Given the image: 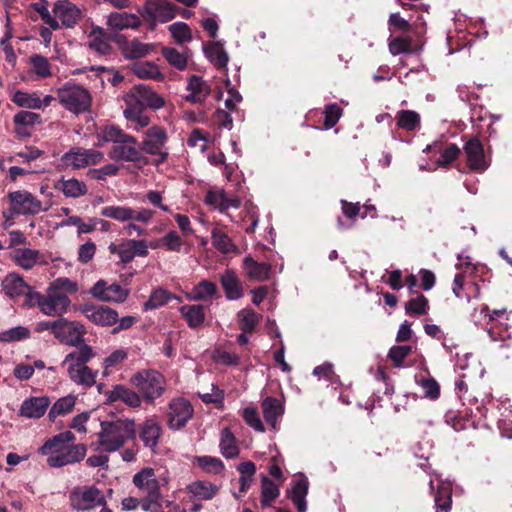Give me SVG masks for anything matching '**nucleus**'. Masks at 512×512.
<instances>
[{
  "mask_svg": "<svg viewBox=\"0 0 512 512\" xmlns=\"http://www.w3.org/2000/svg\"><path fill=\"white\" fill-rule=\"evenodd\" d=\"M78 290V283L70 278H56L49 283L45 294L36 291L28 294V307L37 306L49 317H62L71 305L68 295L75 294Z\"/></svg>",
  "mask_w": 512,
  "mask_h": 512,
  "instance_id": "1",
  "label": "nucleus"
},
{
  "mask_svg": "<svg viewBox=\"0 0 512 512\" xmlns=\"http://www.w3.org/2000/svg\"><path fill=\"white\" fill-rule=\"evenodd\" d=\"M75 435L71 431L61 432L45 441L39 453L47 456V464L53 468L82 461L87 453L86 445L75 444Z\"/></svg>",
  "mask_w": 512,
  "mask_h": 512,
  "instance_id": "2",
  "label": "nucleus"
},
{
  "mask_svg": "<svg viewBox=\"0 0 512 512\" xmlns=\"http://www.w3.org/2000/svg\"><path fill=\"white\" fill-rule=\"evenodd\" d=\"M103 217L113 219L120 223H126L123 230L128 236H146V225H149L154 217V211L148 208H133L130 206L109 205L101 209Z\"/></svg>",
  "mask_w": 512,
  "mask_h": 512,
  "instance_id": "3",
  "label": "nucleus"
},
{
  "mask_svg": "<svg viewBox=\"0 0 512 512\" xmlns=\"http://www.w3.org/2000/svg\"><path fill=\"white\" fill-rule=\"evenodd\" d=\"M136 426L131 419H117L101 422L98 433V446L103 452L112 453L122 448L135 437Z\"/></svg>",
  "mask_w": 512,
  "mask_h": 512,
  "instance_id": "4",
  "label": "nucleus"
},
{
  "mask_svg": "<svg viewBox=\"0 0 512 512\" xmlns=\"http://www.w3.org/2000/svg\"><path fill=\"white\" fill-rule=\"evenodd\" d=\"M102 138L105 142L113 143L109 157L116 161L140 162L143 159L141 149L137 147L135 137L126 134L116 126L103 129Z\"/></svg>",
  "mask_w": 512,
  "mask_h": 512,
  "instance_id": "5",
  "label": "nucleus"
},
{
  "mask_svg": "<svg viewBox=\"0 0 512 512\" xmlns=\"http://www.w3.org/2000/svg\"><path fill=\"white\" fill-rule=\"evenodd\" d=\"M94 357L92 348L87 345H81L77 351L69 353L63 362L67 364V372L70 380L85 388H90L96 383L98 371L90 369L86 364Z\"/></svg>",
  "mask_w": 512,
  "mask_h": 512,
  "instance_id": "6",
  "label": "nucleus"
},
{
  "mask_svg": "<svg viewBox=\"0 0 512 512\" xmlns=\"http://www.w3.org/2000/svg\"><path fill=\"white\" fill-rule=\"evenodd\" d=\"M130 383L139 391L148 402L160 398L166 390V379L158 371L144 369L136 372L130 378Z\"/></svg>",
  "mask_w": 512,
  "mask_h": 512,
  "instance_id": "7",
  "label": "nucleus"
},
{
  "mask_svg": "<svg viewBox=\"0 0 512 512\" xmlns=\"http://www.w3.org/2000/svg\"><path fill=\"white\" fill-rule=\"evenodd\" d=\"M57 98L65 109L74 114L89 111L92 104L90 92L77 84H66L59 88Z\"/></svg>",
  "mask_w": 512,
  "mask_h": 512,
  "instance_id": "8",
  "label": "nucleus"
},
{
  "mask_svg": "<svg viewBox=\"0 0 512 512\" xmlns=\"http://www.w3.org/2000/svg\"><path fill=\"white\" fill-rule=\"evenodd\" d=\"M167 141L166 129L159 125H152L144 131L140 149L147 154L157 156L158 162H164L168 157Z\"/></svg>",
  "mask_w": 512,
  "mask_h": 512,
  "instance_id": "9",
  "label": "nucleus"
},
{
  "mask_svg": "<svg viewBox=\"0 0 512 512\" xmlns=\"http://www.w3.org/2000/svg\"><path fill=\"white\" fill-rule=\"evenodd\" d=\"M85 332V327L80 322L68 321L66 318L60 317L54 325L53 336L62 343L79 348L85 344L83 339Z\"/></svg>",
  "mask_w": 512,
  "mask_h": 512,
  "instance_id": "10",
  "label": "nucleus"
},
{
  "mask_svg": "<svg viewBox=\"0 0 512 512\" xmlns=\"http://www.w3.org/2000/svg\"><path fill=\"white\" fill-rule=\"evenodd\" d=\"M126 105H137L144 109L149 107L154 110L161 109L165 105V100L162 96L145 85L134 86L125 97Z\"/></svg>",
  "mask_w": 512,
  "mask_h": 512,
  "instance_id": "11",
  "label": "nucleus"
},
{
  "mask_svg": "<svg viewBox=\"0 0 512 512\" xmlns=\"http://www.w3.org/2000/svg\"><path fill=\"white\" fill-rule=\"evenodd\" d=\"M104 158L103 152L95 149L77 147L69 150L62 156L65 165L74 169H81L87 166L96 165Z\"/></svg>",
  "mask_w": 512,
  "mask_h": 512,
  "instance_id": "12",
  "label": "nucleus"
},
{
  "mask_svg": "<svg viewBox=\"0 0 512 512\" xmlns=\"http://www.w3.org/2000/svg\"><path fill=\"white\" fill-rule=\"evenodd\" d=\"M193 406L182 397L172 399L167 412V424L171 429L178 430L184 427L193 416Z\"/></svg>",
  "mask_w": 512,
  "mask_h": 512,
  "instance_id": "13",
  "label": "nucleus"
},
{
  "mask_svg": "<svg viewBox=\"0 0 512 512\" xmlns=\"http://www.w3.org/2000/svg\"><path fill=\"white\" fill-rule=\"evenodd\" d=\"M12 214L35 215L43 210L42 202L28 191H15L8 195Z\"/></svg>",
  "mask_w": 512,
  "mask_h": 512,
  "instance_id": "14",
  "label": "nucleus"
},
{
  "mask_svg": "<svg viewBox=\"0 0 512 512\" xmlns=\"http://www.w3.org/2000/svg\"><path fill=\"white\" fill-rule=\"evenodd\" d=\"M78 310L95 325L112 326L118 321L117 311L108 306L85 303Z\"/></svg>",
  "mask_w": 512,
  "mask_h": 512,
  "instance_id": "15",
  "label": "nucleus"
},
{
  "mask_svg": "<svg viewBox=\"0 0 512 512\" xmlns=\"http://www.w3.org/2000/svg\"><path fill=\"white\" fill-rule=\"evenodd\" d=\"M129 289L120 286L117 283L108 285L105 280L97 281L90 289V294L104 302L123 303L129 296Z\"/></svg>",
  "mask_w": 512,
  "mask_h": 512,
  "instance_id": "16",
  "label": "nucleus"
},
{
  "mask_svg": "<svg viewBox=\"0 0 512 512\" xmlns=\"http://www.w3.org/2000/svg\"><path fill=\"white\" fill-rule=\"evenodd\" d=\"M71 506L76 510H90L105 504L101 491L95 487L74 489L70 494Z\"/></svg>",
  "mask_w": 512,
  "mask_h": 512,
  "instance_id": "17",
  "label": "nucleus"
},
{
  "mask_svg": "<svg viewBox=\"0 0 512 512\" xmlns=\"http://www.w3.org/2000/svg\"><path fill=\"white\" fill-rule=\"evenodd\" d=\"M176 6L168 0H147L142 16L151 21L168 22L176 16Z\"/></svg>",
  "mask_w": 512,
  "mask_h": 512,
  "instance_id": "18",
  "label": "nucleus"
},
{
  "mask_svg": "<svg viewBox=\"0 0 512 512\" xmlns=\"http://www.w3.org/2000/svg\"><path fill=\"white\" fill-rule=\"evenodd\" d=\"M132 483L146 494H160L161 485H166L168 478L158 479L153 468L144 467L133 475Z\"/></svg>",
  "mask_w": 512,
  "mask_h": 512,
  "instance_id": "19",
  "label": "nucleus"
},
{
  "mask_svg": "<svg viewBox=\"0 0 512 512\" xmlns=\"http://www.w3.org/2000/svg\"><path fill=\"white\" fill-rule=\"evenodd\" d=\"M1 286L5 295L11 299L25 295V305L28 306V294L34 291L19 274L10 273L6 275Z\"/></svg>",
  "mask_w": 512,
  "mask_h": 512,
  "instance_id": "20",
  "label": "nucleus"
},
{
  "mask_svg": "<svg viewBox=\"0 0 512 512\" xmlns=\"http://www.w3.org/2000/svg\"><path fill=\"white\" fill-rule=\"evenodd\" d=\"M53 13L55 19H59L66 28L74 27L81 18V11L69 0H58L54 4Z\"/></svg>",
  "mask_w": 512,
  "mask_h": 512,
  "instance_id": "21",
  "label": "nucleus"
},
{
  "mask_svg": "<svg viewBox=\"0 0 512 512\" xmlns=\"http://www.w3.org/2000/svg\"><path fill=\"white\" fill-rule=\"evenodd\" d=\"M12 260L22 269L31 270L37 265H46L43 254L39 250L31 248H16L12 252Z\"/></svg>",
  "mask_w": 512,
  "mask_h": 512,
  "instance_id": "22",
  "label": "nucleus"
},
{
  "mask_svg": "<svg viewBox=\"0 0 512 512\" xmlns=\"http://www.w3.org/2000/svg\"><path fill=\"white\" fill-rule=\"evenodd\" d=\"M464 152L467 157L468 166L472 170L482 172L487 168L483 145L477 138H472L466 142Z\"/></svg>",
  "mask_w": 512,
  "mask_h": 512,
  "instance_id": "23",
  "label": "nucleus"
},
{
  "mask_svg": "<svg viewBox=\"0 0 512 512\" xmlns=\"http://www.w3.org/2000/svg\"><path fill=\"white\" fill-rule=\"evenodd\" d=\"M105 394L108 403L121 401L129 407L137 408L140 407L142 402L141 396L137 392L122 384L113 386V388Z\"/></svg>",
  "mask_w": 512,
  "mask_h": 512,
  "instance_id": "24",
  "label": "nucleus"
},
{
  "mask_svg": "<svg viewBox=\"0 0 512 512\" xmlns=\"http://www.w3.org/2000/svg\"><path fill=\"white\" fill-rule=\"evenodd\" d=\"M49 405L50 400L46 396L27 398L20 406L19 415L29 419H39L46 413Z\"/></svg>",
  "mask_w": 512,
  "mask_h": 512,
  "instance_id": "25",
  "label": "nucleus"
},
{
  "mask_svg": "<svg viewBox=\"0 0 512 512\" xmlns=\"http://www.w3.org/2000/svg\"><path fill=\"white\" fill-rule=\"evenodd\" d=\"M149 254L148 242L145 239H125L122 241L121 262L129 263L136 256L146 257Z\"/></svg>",
  "mask_w": 512,
  "mask_h": 512,
  "instance_id": "26",
  "label": "nucleus"
},
{
  "mask_svg": "<svg viewBox=\"0 0 512 512\" xmlns=\"http://www.w3.org/2000/svg\"><path fill=\"white\" fill-rule=\"evenodd\" d=\"M186 100L190 103H203L209 96L211 89L205 80L201 77L193 75L189 78Z\"/></svg>",
  "mask_w": 512,
  "mask_h": 512,
  "instance_id": "27",
  "label": "nucleus"
},
{
  "mask_svg": "<svg viewBox=\"0 0 512 512\" xmlns=\"http://www.w3.org/2000/svg\"><path fill=\"white\" fill-rule=\"evenodd\" d=\"M140 24V18L133 13L113 12L107 17V26L114 30L137 29Z\"/></svg>",
  "mask_w": 512,
  "mask_h": 512,
  "instance_id": "28",
  "label": "nucleus"
},
{
  "mask_svg": "<svg viewBox=\"0 0 512 512\" xmlns=\"http://www.w3.org/2000/svg\"><path fill=\"white\" fill-rule=\"evenodd\" d=\"M55 188L62 191V193L69 198H79L88 193L86 183L76 178L65 179L62 177L56 182Z\"/></svg>",
  "mask_w": 512,
  "mask_h": 512,
  "instance_id": "29",
  "label": "nucleus"
},
{
  "mask_svg": "<svg viewBox=\"0 0 512 512\" xmlns=\"http://www.w3.org/2000/svg\"><path fill=\"white\" fill-rule=\"evenodd\" d=\"M122 54L126 59L134 60L143 58L155 50V45L152 43H143L138 39L126 41L122 47Z\"/></svg>",
  "mask_w": 512,
  "mask_h": 512,
  "instance_id": "30",
  "label": "nucleus"
},
{
  "mask_svg": "<svg viewBox=\"0 0 512 512\" xmlns=\"http://www.w3.org/2000/svg\"><path fill=\"white\" fill-rule=\"evenodd\" d=\"M243 268L247 276L252 280L265 281L271 273V265L265 262H257L251 256L243 260Z\"/></svg>",
  "mask_w": 512,
  "mask_h": 512,
  "instance_id": "31",
  "label": "nucleus"
},
{
  "mask_svg": "<svg viewBox=\"0 0 512 512\" xmlns=\"http://www.w3.org/2000/svg\"><path fill=\"white\" fill-rule=\"evenodd\" d=\"M219 487L208 481H194L187 486V492L196 500H211L218 493Z\"/></svg>",
  "mask_w": 512,
  "mask_h": 512,
  "instance_id": "32",
  "label": "nucleus"
},
{
  "mask_svg": "<svg viewBox=\"0 0 512 512\" xmlns=\"http://www.w3.org/2000/svg\"><path fill=\"white\" fill-rule=\"evenodd\" d=\"M161 426L154 419L146 420L140 430V438L144 442L145 446L155 450L158 445V441L161 436Z\"/></svg>",
  "mask_w": 512,
  "mask_h": 512,
  "instance_id": "33",
  "label": "nucleus"
},
{
  "mask_svg": "<svg viewBox=\"0 0 512 512\" xmlns=\"http://www.w3.org/2000/svg\"><path fill=\"white\" fill-rule=\"evenodd\" d=\"M220 282L228 300H238L243 296L242 286L232 270H225Z\"/></svg>",
  "mask_w": 512,
  "mask_h": 512,
  "instance_id": "34",
  "label": "nucleus"
},
{
  "mask_svg": "<svg viewBox=\"0 0 512 512\" xmlns=\"http://www.w3.org/2000/svg\"><path fill=\"white\" fill-rule=\"evenodd\" d=\"M217 291V285L214 282L202 280L186 293V298L190 301H206L212 299Z\"/></svg>",
  "mask_w": 512,
  "mask_h": 512,
  "instance_id": "35",
  "label": "nucleus"
},
{
  "mask_svg": "<svg viewBox=\"0 0 512 512\" xmlns=\"http://www.w3.org/2000/svg\"><path fill=\"white\" fill-rule=\"evenodd\" d=\"M308 494V481L302 477L297 479L291 490L288 491L289 498L296 506L299 512H306V496Z\"/></svg>",
  "mask_w": 512,
  "mask_h": 512,
  "instance_id": "36",
  "label": "nucleus"
},
{
  "mask_svg": "<svg viewBox=\"0 0 512 512\" xmlns=\"http://www.w3.org/2000/svg\"><path fill=\"white\" fill-rule=\"evenodd\" d=\"M261 407L265 421L273 428H276L277 420L284 412L281 401L274 397H266L263 400Z\"/></svg>",
  "mask_w": 512,
  "mask_h": 512,
  "instance_id": "37",
  "label": "nucleus"
},
{
  "mask_svg": "<svg viewBox=\"0 0 512 512\" xmlns=\"http://www.w3.org/2000/svg\"><path fill=\"white\" fill-rule=\"evenodd\" d=\"M124 117L131 123L135 131L150 127V117L143 112V109L137 105H126L123 111Z\"/></svg>",
  "mask_w": 512,
  "mask_h": 512,
  "instance_id": "38",
  "label": "nucleus"
},
{
  "mask_svg": "<svg viewBox=\"0 0 512 512\" xmlns=\"http://www.w3.org/2000/svg\"><path fill=\"white\" fill-rule=\"evenodd\" d=\"M89 47L100 55H108L112 47L106 37L104 29L95 27L89 34Z\"/></svg>",
  "mask_w": 512,
  "mask_h": 512,
  "instance_id": "39",
  "label": "nucleus"
},
{
  "mask_svg": "<svg viewBox=\"0 0 512 512\" xmlns=\"http://www.w3.org/2000/svg\"><path fill=\"white\" fill-rule=\"evenodd\" d=\"M175 299L178 302H181V298L170 293L168 290L159 287L152 291V293L149 296V299L144 303L143 307L144 310H154L157 309L166 303H168L170 300Z\"/></svg>",
  "mask_w": 512,
  "mask_h": 512,
  "instance_id": "40",
  "label": "nucleus"
},
{
  "mask_svg": "<svg viewBox=\"0 0 512 512\" xmlns=\"http://www.w3.org/2000/svg\"><path fill=\"white\" fill-rule=\"evenodd\" d=\"M219 447L221 454L227 459H233L239 455L236 438L228 428L221 431Z\"/></svg>",
  "mask_w": 512,
  "mask_h": 512,
  "instance_id": "41",
  "label": "nucleus"
},
{
  "mask_svg": "<svg viewBox=\"0 0 512 512\" xmlns=\"http://www.w3.org/2000/svg\"><path fill=\"white\" fill-rule=\"evenodd\" d=\"M204 53L216 67L225 68L227 66L229 57L220 43L209 42L204 46Z\"/></svg>",
  "mask_w": 512,
  "mask_h": 512,
  "instance_id": "42",
  "label": "nucleus"
},
{
  "mask_svg": "<svg viewBox=\"0 0 512 512\" xmlns=\"http://www.w3.org/2000/svg\"><path fill=\"white\" fill-rule=\"evenodd\" d=\"M212 245L222 254H228L237 251V246L230 237L220 228H213L211 231Z\"/></svg>",
  "mask_w": 512,
  "mask_h": 512,
  "instance_id": "43",
  "label": "nucleus"
},
{
  "mask_svg": "<svg viewBox=\"0 0 512 512\" xmlns=\"http://www.w3.org/2000/svg\"><path fill=\"white\" fill-rule=\"evenodd\" d=\"M180 313L190 328L199 327L205 320L204 309L201 305H184L180 307Z\"/></svg>",
  "mask_w": 512,
  "mask_h": 512,
  "instance_id": "44",
  "label": "nucleus"
},
{
  "mask_svg": "<svg viewBox=\"0 0 512 512\" xmlns=\"http://www.w3.org/2000/svg\"><path fill=\"white\" fill-rule=\"evenodd\" d=\"M132 70L134 74L140 79L161 80L164 78L158 66L152 62L134 64Z\"/></svg>",
  "mask_w": 512,
  "mask_h": 512,
  "instance_id": "45",
  "label": "nucleus"
},
{
  "mask_svg": "<svg viewBox=\"0 0 512 512\" xmlns=\"http://www.w3.org/2000/svg\"><path fill=\"white\" fill-rule=\"evenodd\" d=\"M13 103L19 107L27 109H40L42 108V101L36 93H27L23 91H16L12 97Z\"/></svg>",
  "mask_w": 512,
  "mask_h": 512,
  "instance_id": "46",
  "label": "nucleus"
},
{
  "mask_svg": "<svg viewBox=\"0 0 512 512\" xmlns=\"http://www.w3.org/2000/svg\"><path fill=\"white\" fill-rule=\"evenodd\" d=\"M75 403L76 398L71 395L58 399L49 411V418L53 421L60 415L70 413L74 408Z\"/></svg>",
  "mask_w": 512,
  "mask_h": 512,
  "instance_id": "47",
  "label": "nucleus"
},
{
  "mask_svg": "<svg viewBox=\"0 0 512 512\" xmlns=\"http://www.w3.org/2000/svg\"><path fill=\"white\" fill-rule=\"evenodd\" d=\"M162 55L170 65L178 70H184L187 67V52L181 53L175 48L165 47L162 49Z\"/></svg>",
  "mask_w": 512,
  "mask_h": 512,
  "instance_id": "48",
  "label": "nucleus"
},
{
  "mask_svg": "<svg viewBox=\"0 0 512 512\" xmlns=\"http://www.w3.org/2000/svg\"><path fill=\"white\" fill-rule=\"evenodd\" d=\"M279 493L278 486L272 480L266 476L262 478L261 504L263 507H269Z\"/></svg>",
  "mask_w": 512,
  "mask_h": 512,
  "instance_id": "49",
  "label": "nucleus"
},
{
  "mask_svg": "<svg viewBox=\"0 0 512 512\" xmlns=\"http://www.w3.org/2000/svg\"><path fill=\"white\" fill-rule=\"evenodd\" d=\"M397 126L407 131L415 130L420 124V116L412 110H402L398 112Z\"/></svg>",
  "mask_w": 512,
  "mask_h": 512,
  "instance_id": "50",
  "label": "nucleus"
},
{
  "mask_svg": "<svg viewBox=\"0 0 512 512\" xmlns=\"http://www.w3.org/2000/svg\"><path fill=\"white\" fill-rule=\"evenodd\" d=\"M429 302L428 299L420 294L415 298L410 299L405 304V311L412 316H420L428 313Z\"/></svg>",
  "mask_w": 512,
  "mask_h": 512,
  "instance_id": "51",
  "label": "nucleus"
},
{
  "mask_svg": "<svg viewBox=\"0 0 512 512\" xmlns=\"http://www.w3.org/2000/svg\"><path fill=\"white\" fill-rule=\"evenodd\" d=\"M239 327L244 333H252L258 323V315L249 308L242 309L237 314Z\"/></svg>",
  "mask_w": 512,
  "mask_h": 512,
  "instance_id": "52",
  "label": "nucleus"
},
{
  "mask_svg": "<svg viewBox=\"0 0 512 512\" xmlns=\"http://www.w3.org/2000/svg\"><path fill=\"white\" fill-rule=\"evenodd\" d=\"M196 461L202 470L210 474H220L225 468L224 463L219 458L212 456H199L196 457Z\"/></svg>",
  "mask_w": 512,
  "mask_h": 512,
  "instance_id": "53",
  "label": "nucleus"
},
{
  "mask_svg": "<svg viewBox=\"0 0 512 512\" xmlns=\"http://www.w3.org/2000/svg\"><path fill=\"white\" fill-rule=\"evenodd\" d=\"M168 29L177 44H183L192 40L191 29L184 22L173 23Z\"/></svg>",
  "mask_w": 512,
  "mask_h": 512,
  "instance_id": "54",
  "label": "nucleus"
},
{
  "mask_svg": "<svg viewBox=\"0 0 512 512\" xmlns=\"http://www.w3.org/2000/svg\"><path fill=\"white\" fill-rule=\"evenodd\" d=\"M31 7L40 14L41 19L52 29L56 30L60 27L58 20L49 12L48 1L40 0L39 2L33 3Z\"/></svg>",
  "mask_w": 512,
  "mask_h": 512,
  "instance_id": "55",
  "label": "nucleus"
},
{
  "mask_svg": "<svg viewBox=\"0 0 512 512\" xmlns=\"http://www.w3.org/2000/svg\"><path fill=\"white\" fill-rule=\"evenodd\" d=\"M30 63L37 76L48 77L51 75V66L46 57L39 54L33 55L30 58Z\"/></svg>",
  "mask_w": 512,
  "mask_h": 512,
  "instance_id": "56",
  "label": "nucleus"
},
{
  "mask_svg": "<svg viewBox=\"0 0 512 512\" xmlns=\"http://www.w3.org/2000/svg\"><path fill=\"white\" fill-rule=\"evenodd\" d=\"M162 493L160 494H146L145 497L140 499V507L145 512H162L161 508Z\"/></svg>",
  "mask_w": 512,
  "mask_h": 512,
  "instance_id": "57",
  "label": "nucleus"
},
{
  "mask_svg": "<svg viewBox=\"0 0 512 512\" xmlns=\"http://www.w3.org/2000/svg\"><path fill=\"white\" fill-rule=\"evenodd\" d=\"M412 41L409 37H397L389 40L388 47L392 55H399L411 51Z\"/></svg>",
  "mask_w": 512,
  "mask_h": 512,
  "instance_id": "58",
  "label": "nucleus"
},
{
  "mask_svg": "<svg viewBox=\"0 0 512 512\" xmlns=\"http://www.w3.org/2000/svg\"><path fill=\"white\" fill-rule=\"evenodd\" d=\"M184 242L176 231H170L161 238V245L166 250L172 252H180Z\"/></svg>",
  "mask_w": 512,
  "mask_h": 512,
  "instance_id": "59",
  "label": "nucleus"
},
{
  "mask_svg": "<svg viewBox=\"0 0 512 512\" xmlns=\"http://www.w3.org/2000/svg\"><path fill=\"white\" fill-rule=\"evenodd\" d=\"M242 416L247 425L258 432H264L265 429L256 408H245L243 410Z\"/></svg>",
  "mask_w": 512,
  "mask_h": 512,
  "instance_id": "60",
  "label": "nucleus"
},
{
  "mask_svg": "<svg viewBox=\"0 0 512 512\" xmlns=\"http://www.w3.org/2000/svg\"><path fill=\"white\" fill-rule=\"evenodd\" d=\"M14 123L17 126H33L41 123L39 114L30 111H20L14 116Z\"/></svg>",
  "mask_w": 512,
  "mask_h": 512,
  "instance_id": "61",
  "label": "nucleus"
},
{
  "mask_svg": "<svg viewBox=\"0 0 512 512\" xmlns=\"http://www.w3.org/2000/svg\"><path fill=\"white\" fill-rule=\"evenodd\" d=\"M342 114L341 108L337 104H330L324 109V126L330 129L336 125Z\"/></svg>",
  "mask_w": 512,
  "mask_h": 512,
  "instance_id": "62",
  "label": "nucleus"
},
{
  "mask_svg": "<svg viewBox=\"0 0 512 512\" xmlns=\"http://www.w3.org/2000/svg\"><path fill=\"white\" fill-rule=\"evenodd\" d=\"M29 330L25 327L18 326L0 333V341L12 342L28 337Z\"/></svg>",
  "mask_w": 512,
  "mask_h": 512,
  "instance_id": "63",
  "label": "nucleus"
},
{
  "mask_svg": "<svg viewBox=\"0 0 512 512\" xmlns=\"http://www.w3.org/2000/svg\"><path fill=\"white\" fill-rule=\"evenodd\" d=\"M459 155L460 148L456 144H449L441 153V157L438 159L437 164L442 167H447L455 161Z\"/></svg>",
  "mask_w": 512,
  "mask_h": 512,
  "instance_id": "64",
  "label": "nucleus"
}]
</instances>
